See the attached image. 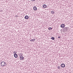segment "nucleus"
Returning a JSON list of instances; mask_svg holds the SVG:
<instances>
[{
	"instance_id": "1",
	"label": "nucleus",
	"mask_w": 73,
	"mask_h": 73,
	"mask_svg": "<svg viewBox=\"0 0 73 73\" xmlns=\"http://www.w3.org/2000/svg\"><path fill=\"white\" fill-rule=\"evenodd\" d=\"M1 66H2L3 67L7 65V63L4 62H2L1 63Z\"/></svg>"
},
{
	"instance_id": "2",
	"label": "nucleus",
	"mask_w": 73,
	"mask_h": 73,
	"mask_svg": "<svg viewBox=\"0 0 73 73\" xmlns=\"http://www.w3.org/2000/svg\"><path fill=\"white\" fill-rule=\"evenodd\" d=\"M61 66L62 68H65V65L64 64H61Z\"/></svg>"
},
{
	"instance_id": "3",
	"label": "nucleus",
	"mask_w": 73,
	"mask_h": 73,
	"mask_svg": "<svg viewBox=\"0 0 73 73\" xmlns=\"http://www.w3.org/2000/svg\"><path fill=\"white\" fill-rule=\"evenodd\" d=\"M65 27V25L64 24H62L60 25L61 28H64Z\"/></svg>"
},
{
	"instance_id": "4",
	"label": "nucleus",
	"mask_w": 73,
	"mask_h": 73,
	"mask_svg": "<svg viewBox=\"0 0 73 73\" xmlns=\"http://www.w3.org/2000/svg\"><path fill=\"white\" fill-rule=\"evenodd\" d=\"M68 30L69 29L68 27H65L64 28V30L65 31H68Z\"/></svg>"
},
{
	"instance_id": "5",
	"label": "nucleus",
	"mask_w": 73,
	"mask_h": 73,
	"mask_svg": "<svg viewBox=\"0 0 73 73\" xmlns=\"http://www.w3.org/2000/svg\"><path fill=\"white\" fill-rule=\"evenodd\" d=\"M25 19H29V16L28 15H26L25 17Z\"/></svg>"
},
{
	"instance_id": "6",
	"label": "nucleus",
	"mask_w": 73,
	"mask_h": 73,
	"mask_svg": "<svg viewBox=\"0 0 73 73\" xmlns=\"http://www.w3.org/2000/svg\"><path fill=\"white\" fill-rule=\"evenodd\" d=\"M14 57H15V58H17V54L15 53L14 55Z\"/></svg>"
},
{
	"instance_id": "7",
	"label": "nucleus",
	"mask_w": 73,
	"mask_h": 73,
	"mask_svg": "<svg viewBox=\"0 0 73 73\" xmlns=\"http://www.w3.org/2000/svg\"><path fill=\"white\" fill-rule=\"evenodd\" d=\"M20 58L21 60H24V57L23 56H20Z\"/></svg>"
},
{
	"instance_id": "8",
	"label": "nucleus",
	"mask_w": 73,
	"mask_h": 73,
	"mask_svg": "<svg viewBox=\"0 0 73 73\" xmlns=\"http://www.w3.org/2000/svg\"><path fill=\"white\" fill-rule=\"evenodd\" d=\"M33 9L34 11H36V10H37V7H36L35 6L34 7Z\"/></svg>"
},
{
	"instance_id": "9",
	"label": "nucleus",
	"mask_w": 73,
	"mask_h": 73,
	"mask_svg": "<svg viewBox=\"0 0 73 73\" xmlns=\"http://www.w3.org/2000/svg\"><path fill=\"white\" fill-rule=\"evenodd\" d=\"M43 7L44 8H45L46 7V5H43Z\"/></svg>"
},
{
	"instance_id": "10",
	"label": "nucleus",
	"mask_w": 73,
	"mask_h": 73,
	"mask_svg": "<svg viewBox=\"0 0 73 73\" xmlns=\"http://www.w3.org/2000/svg\"><path fill=\"white\" fill-rule=\"evenodd\" d=\"M52 28L51 27H49L48 28V29L49 30V31H51V30H52Z\"/></svg>"
},
{
	"instance_id": "11",
	"label": "nucleus",
	"mask_w": 73,
	"mask_h": 73,
	"mask_svg": "<svg viewBox=\"0 0 73 73\" xmlns=\"http://www.w3.org/2000/svg\"><path fill=\"white\" fill-rule=\"evenodd\" d=\"M51 39L53 40H55V38L54 37H52L51 38Z\"/></svg>"
},
{
	"instance_id": "12",
	"label": "nucleus",
	"mask_w": 73,
	"mask_h": 73,
	"mask_svg": "<svg viewBox=\"0 0 73 73\" xmlns=\"http://www.w3.org/2000/svg\"><path fill=\"white\" fill-rule=\"evenodd\" d=\"M51 13H52V14H54L55 13L54 11H51Z\"/></svg>"
},
{
	"instance_id": "13",
	"label": "nucleus",
	"mask_w": 73,
	"mask_h": 73,
	"mask_svg": "<svg viewBox=\"0 0 73 73\" xmlns=\"http://www.w3.org/2000/svg\"><path fill=\"white\" fill-rule=\"evenodd\" d=\"M20 55L21 56H23V53H20Z\"/></svg>"
},
{
	"instance_id": "14",
	"label": "nucleus",
	"mask_w": 73,
	"mask_h": 73,
	"mask_svg": "<svg viewBox=\"0 0 73 73\" xmlns=\"http://www.w3.org/2000/svg\"><path fill=\"white\" fill-rule=\"evenodd\" d=\"M58 69H60V66H58Z\"/></svg>"
},
{
	"instance_id": "15",
	"label": "nucleus",
	"mask_w": 73,
	"mask_h": 73,
	"mask_svg": "<svg viewBox=\"0 0 73 73\" xmlns=\"http://www.w3.org/2000/svg\"><path fill=\"white\" fill-rule=\"evenodd\" d=\"M35 41V39H33V41L34 42V41Z\"/></svg>"
},
{
	"instance_id": "16",
	"label": "nucleus",
	"mask_w": 73,
	"mask_h": 73,
	"mask_svg": "<svg viewBox=\"0 0 73 73\" xmlns=\"http://www.w3.org/2000/svg\"><path fill=\"white\" fill-rule=\"evenodd\" d=\"M15 53H17V52H16L15 51H14L13 53H15Z\"/></svg>"
},
{
	"instance_id": "17",
	"label": "nucleus",
	"mask_w": 73,
	"mask_h": 73,
	"mask_svg": "<svg viewBox=\"0 0 73 73\" xmlns=\"http://www.w3.org/2000/svg\"><path fill=\"white\" fill-rule=\"evenodd\" d=\"M30 41H31L32 42H33V39H31Z\"/></svg>"
},
{
	"instance_id": "18",
	"label": "nucleus",
	"mask_w": 73,
	"mask_h": 73,
	"mask_svg": "<svg viewBox=\"0 0 73 73\" xmlns=\"http://www.w3.org/2000/svg\"><path fill=\"white\" fill-rule=\"evenodd\" d=\"M31 1H35V0H30Z\"/></svg>"
},
{
	"instance_id": "19",
	"label": "nucleus",
	"mask_w": 73,
	"mask_h": 73,
	"mask_svg": "<svg viewBox=\"0 0 73 73\" xmlns=\"http://www.w3.org/2000/svg\"><path fill=\"white\" fill-rule=\"evenodd\" d=\"M61 37V36H59V37H58V38H60Z\"/></svg>"
}]
</instances>
